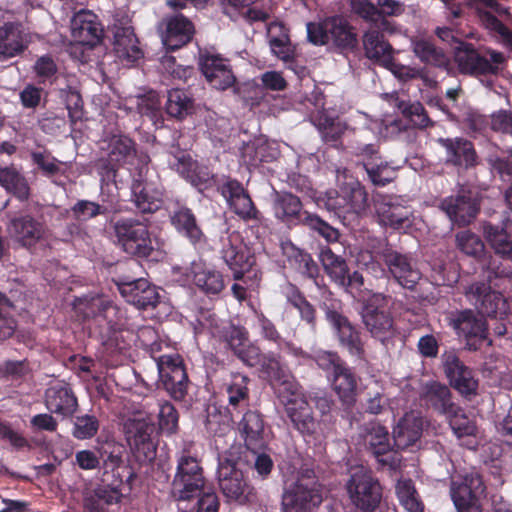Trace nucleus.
I'll list each match as a JSON object with an SVG mask.
<instances>
[{
  "mask_svg": "<svg viewBox=\"0 0 512 512\" xmlns=\"http://www.w3.org/2000/svg\"><path fill=\"white\" fill-rule=\"evenodd\" d=\"M111 30L114 38V51L119 58L134 62L142 57L138 40L128 19H116Z\"/></svg>",
  "mask_w": 512,
  "mask_h": 512,
  "instance_id": "393cba45",
  "label": "nucleus"
},
{
  "mask_svg": "<svg viewBox=\"0 0 512 512\" xmlns=\"http://www.w3.org/2000/svg\"><path fill=\"white\" fill-rule=\"evenodd\" d=\"M396 105L402 114L418 126L425 127L428 124V117L425 114L424 107L418 101L406 102L404 100L396 99Z\"/></svg>",
  "mask_w": 512,
  "mask_h": 512,
  "instance_id": "69168bd1",
  "label": "nucleus"
},
{
  "mask_svg": "<svg viewBox=\"0 0 512 512\" xmlns=\"http://www.w3.org/2000/svg\"><path fill=\"white\" fill-rule=\"evenodd\" d=\"M121 499L118 490L107 486L98 487L85 494L83 500L84 512H112L111 507Z\"/></svg>",
  "mask_w": 512,
  "mask_h": 512,
  "instance_id": "79ce46f5",
  "label": "nucleus"
},
{
  "mask_svg": "<svg viewBox=\"0 0 512 512\" xmlns=\"http://www.w3.org/2000/svg\"><path fill=\"white\" fill-rule=\"evenodd\" d=\"M326 32H328V44L332 43L341 48H352L356 44V35L343 17L327 18Z\"/></svg>",
  "mask_w": 512,
  "mask_h": 512,
  "instance_id": "37998d69",
  "label": "nucleus"
},
{
  "mask_svg": "<svg viewBox=\"0 0 512 512\" xmlns=\"http://www.w3.org/2000/svg\"><path fill=\"white\" fill-rule=\"evenodd\" d=\"M108 158L110 162H115L117 165L137 163L138 170L140 167L146 168L150 161L147 154L137 153L134 142L123 135L111 137L108 144Z\"/></svg>",
  "mask_w": 512,
  "mask_h": 512,
  "instance_id": "bb28decb",
  "label": "nucleus"
},
{
  "mask_svg": "<svg viewBox=\"0 0 512 512\" xmlns=\"http://www.w3.org/2000/svg\"><path fill=\"white\" fill-rule=\"evenodd\" d=\"M449 324L457 335L463 337L469 350H477L478 342H482L487 336V324L479 313L471 309L457 311L449 317Z\"/></svg>",
  "mask_w": 512,
  "mask_h": 512,
  "instance_id": "f3484780",
  "label": "nucleus"
},
{
  "mask_svg": "<svg viewBox=\"0 0 512 512\" xmlns=\"http://www.w3.org/2000/svg\"><path fill=\"white\" fill-rule=\"evenodd\" d=\"M439 143L446 149L447 162L464 168L475 165L476 152L473 145L463 138L439 139Z\"/></svg>",
  "mask_w": 512,
  "mask_h": 512,
  "instance_id": "58836bf2",
  "label": "nucleus"
},
{
  "mask_svg": "<svg viewBox=\"0 0 512 512\" xmlns=\"http://www.w3.org/2000/svg\"><path fill=\"white\" fill-rule=\"evenodd\" d=\"M136 105L138 113L142 117H147L154 125L161 122V102L156 92L150 91L149 93L138 96L136 98Z\"/></svg>",
  "mask_w": 512,
  "mask_h": 512,
  "instance_id": "864d4df0",
  "label": "nucleus"
},
{
  "mask_svg": "<svg viewBox=\"0 0 512 512\" xmlns=\"http://www.w3.org/2000/svg\"><path fill=\"white\" fill-rule=\"evenodd\" d=\"M118 290L122 297L138 309L155 307L159 302V293L155 286L143 278L132 281H119Z\"/></svg>",
  "mask_w": 512,
  "mask_h": 512,
  "instance_id": "b1692460",
  "label": "nucleus"
},
{
  "mask_svg": "<svg viewBox=\"0 0 512 512\" xmlns=\"http://www.w3.org/2000/svg\"><path fill=\"white\" fill-rule=\"evenodd\" d=\"M31 42L29 33L19 22H6L0 26V61L22 55Z\"/></svg>",
  "mask_w": 512,
  "mask_h": 512,
  "instance_id": "5701e85b",
  "label": "nucleus"
},
{
  "mask_svg": "<svg viewBox=\"0 0 512 512\" xmlns=\"http://www.w3.org/2000/svg\"><path fill=\"white\" fill-rule=\"evenodd\" d=\"M323 141L327 143L337 142L347 130L345 122L339 118L321 115L316 124Z\"/></svg>",
  "mask_w": 512,
  "mask_h": 512,
  "instance_id": "5fc2aeb1",
  "label": "nucleus"
},
{
  "mask_svg": "<svg viewBox=\"0 0 512 512\" xmlns=\"http://www.w3.org/2000/svg\"><path fill=\"white\" fill-rule=\"evenodd\" d=\"M445 417L448 419L454 434L459 438L473 435L476 431L474 422L457 405H455L454 413L446 414Z\"/></svg>",
  "mask_w": 512,
  "mask_h": 512,
  "instance_id": "13d9d810",
  "label": "nucleus"
},
{
  "mask_svg": "<svg viewBox=\"0 0 512 512\" xmlns=\"http://www.w3.org/2000/svg\"><path fill=\"white\" fill-rule=\"evenodd\" d=\"M162 42L169 50H176L187 44L194 33L193 24L183 15H175L162 21Z\"/></svg>",
  "mask_w": 512,
  "mask_h": 512,
  "instance_id": "cd10ccee",
  "label": "nucleus"
},
{
  "mask_svg": "<svg viewBox=\"0 0 512 512\" xmlns=\"http://www.w3.org/2000/svg\"><path fill=\"white\" fill-rule=\"evenodd\" d=\"M220 338L236 353L248 342V333L243 327L227 324L220 331Z\"/></svg>",
  "mask_w": 512,
  "mask_h": 512,
  "instance_id": "e2e57ef3",
  "label": "nucleus"
},
{
  "mask_svg": "<svg viewBox=\"0 0 512 512\" xmlns=\"http://www.w3.org/2000/svg\"><path fill=\"white\" fill-rule=\"evenodd\" d=\"M483 234L495 254L503 259L512 257V241L504 228L487 223L483 226Z\"/></svg>",
  "mask_w": 512,
  "mask_h": 512,
  "instance_id": "49530a36",
  "label": "nucleus"
},
{
  "mask_svg": "<svg viewBox=\"0 0 512 512\" xmlns=\"http://www.w3.org/2000/svg\"><path fill=\"white\" fill-rule=\"evenodd\" d=\"M456 245L469 256H478L484 252V243L480 237L469 230L456 234Z\"/></svg>",
  "mask_w": 512,
  "mask_h": 512,
  "instance_id": "052dcab7",
  "label": "nucleus"
},
{
  "mask_svg": "<svg viewBox=\"0 0 512 512\" xmlns=\"http://www.w3.org/2000/svg\"><path fill=\"white\" fill-rule=\"evenodd\" d=\"M358 380L355 372L345 364L335 366L331 385L343 405L350 407L355 404Z\"/></svg>",
  "mask_w": 512,
  "mask_h": 512,
  "instance_id": "473e14b6",
  "label": "nucleus"
},
{
  "mask_svg": "<svg viewBox=\"0 0 512 512\" xmlns=\"http://www.w3.org/2000/svg\"><path fill=\"white\" fill-rule=\"evenodd\" d=\"M303 224L310 229L317 231L328 242H336L339 238L338 230L320 219L317 215L305 213L303 217Z\"/></svg>",
  "mask_w": 512,
  "mask_h": 512,
  "instance_id": "0e129e2a",
  "label": "nucleus"
},
{
  "mask_svg": "<svg viewBox=\"0 0 512 512\" xmlns=\"http://www.w3.org/2000/svg\"><path fill=\"white\" fill-rule=\"evenodd\" d=\"M95 308H98V314L102 316L101 325L107 327V333L122 330L125 326L124 316L116 305H114L108 298L102 296L92 297L90 304L89 315H95Z\"/></svg>",
  "mask_w": 512,
  "mask_h": 512,
  "instance_id": "ea45409f",
  "label": "nucleus"
},
{
  "mask_svg": "<svg viewBox=\"0 0 512 512\" xmlns=\"http://www.w3.org/2000/svg\"><path fill=\"white\" fill-rule=\"evenodd\" d=\"M158 420L159 429L162 432L174 433L178 424V413L175 407L166 401L159 404Z\"/></svg>",
  "mask_w": 512,
  "mask_h": 512,
  "instance_id": "774afa93",
  "label": "nucleus"
},
{
  "mask_svg": "<svg viewBox=\"0 0 512 512\" xmlns=\"http://www.w3.org/2000/svg\"><path fill=\"white\" fill-rule=\"evenodd\" d=\"M194 284L204 293L216 295L224 288V280L221 273L203 268L200 264H193L192 268Z\"/></svg>",
  "mask_w": 512,
  "mask_h": 512,
  "instance_id": "c03bdc74",
  "label": "nucleus"
},
{
  "mask_svg": "<svg viewBox=\"0 0 512 512\" xmlns=\"http://www.w3.org/2000/svg\"><path fill=\"white\" fill-rule=\"evenodd\" d=\"M148 167H140L137 176L134 175L132 193L137 208L143 213H152L158 210L162 203V190L160 186L146 178Z\"/></svg>",
  "mask_w": 512,
  "mask_h": 512,
  "instance_id": "aec40b11",
  "label": "nucleus"
},
{
  "mask_svg": "<svg viewBox=\"0 0 512 512\" xmlns=\"http://www.w3.org/2000/svg\"><path fill=\"white\" fill-rule=\"evenodd\" d=\"M229 405L237 409L244 407L248 402L247 377L237 375L227 387Z\"/></svg>",
  "mask_w": 512,
  "mask_h": 512,
  "instance_id": "4d7b16f0",
  "label": "nucleus"
},
{
  "mask_svg": "<svg viewBox=\"0 0 512 512\" xmlns=\"http://www.w3.org/2000/svg\"><path fill=\"white\" fill-rule=\"evenodd\" d=\"M443 368L452 386L462 395L469 396L476 393L478 382L472 371L466 367L453 351L442 355Z\"/></svg>",
  "mask_w": 512,
  "mask_h": 512,
  "instance_id": "412c9836",
  "label": "nucleus"
},
{
  "mask_svg": "<svg viewBox=\"0 0 512 512\" xmlns=\"http://www.w3.org/2000/svg\"><path fill=\"white\" fill-rule=\"evenodd\" d=\"M218 481L222 493L230 500L245 503L253 497V488L247 483L234 457L219 458Z\"/></svg>",
  "mask_w": 512,
  "mask_h": 512,
  "instance_id": "9d476101",
  "label": "nucleus"
},
{
  "mask_svg": "<svg viewBox=\"0 0 512 512\" xmlns=\"http://www.w3.org/2000/svg\"><path fill=\"white\" fill-rule=\"evenodd\" d=\"M423 420L420 413H406L393 430L395 445L400 449L414 445L421 437Z\"/></svg>",
  "mask_w": 512,
  "mask_h": 512,
  "instance_id": "e433bc0d",
  "label": "nucleus"
},
{
  "mask_svg": "<svg viewBox=\"0 0 512 512\" xmlns=\"http://www.w3.org/2000/svg\"><path fill=\"white\" fill-rule=\"evenodd\" d=\"M198 65L207 82L217 90H226L236 81L229 61L218 54L201 52Z\"/></svg>",
  "mask_w": 512,
  "mask_h": 512,
  "instance_id": "a211bd4d",
  "label": "nucleus"
},
{
  "mask_svg": "<svg viewBox=\"0 0 512 512\" xmlns=\"http://www.w3.org/2000/svg\"><path fill=\"white\" fill-rule=\"evenodd\" d=\"M260 366L262 372L277 390L284 387L286 383L295 382L287 367L274 356L265 355Z\"/></svg>",
  "mask_w": 512,
  "mask_h": 512,
  "instance_id": "09e8293b",
  "label": "nucleus"
},
{
  "mask_svg": "<svg viewBox=\"0 0 512 512\" xmlns=\"http://www.w3.org/2000/svg\"><path fill=\"white\" fill-rule=\"evenodd\" d=\"M45 404L51 413L71 417L77 410L78 402L73 391L63 384L49 387L45 392Z\"/></svg>",
  "mask_w": 512,
  "mask_h": 512,
  "instance_id": "72a5a7b5",
  "label": "nucleus"
},
{
  "mask_svg": "<svg viewBox=\"0 0 512 512\" xmlns=\"http://www.w3.org/2000/svg\"><path fill=\"white\" fill-rule=\"evenodd\" d=\"M71 33L79 44L95 46L101 41L103 28L93 12L81 10L71 19Z\"/></svg>",
  "mask_w": 512,
  "mask_h": 512,
  "instance_id": "a878e982",
  "label": "nucleus"
},
{
  "mask_svg": "<svg viewBox=\"0 0 512 512\" xmlns=\"http://www.w3.org/2000/svg\"><path fill=\"white\" fill-rule=\"evenodd\" d=\"M395 492L407 512H423V505L410 479H400L396 483Z\"/></svg>",
  "mask_w": 512,
  "mask_h": 512,
  "instance_id": "3c124183",
  "label": "nucleus"
},
{
  "mask_svg": "<svg viewBox=\"0 0 512 512\" xmlns=\"http://www.w3.org/2000/svg\"><path fill=\"white\" fill-rule=\"evenodd\" d=\"M323 501L321 484L314 471L302 469L287 482L282 495L283 512H312Z\"/></svg>",
  "mask_w": 512,
  "mask_h": 512,
  "instance_id": "7ed1b4c3",
  "label": "nucleus"
},
{
  "mask_svg": "<svg viewBox=\"0 0 512 512\" xmlns=\"http://www.w3.org/2000/svg\"><path fill=\"white\" fill-rule=\"evenodd\" d=\"M420 397L426 405L444 416L455 411L456 404L452 401L451 391L445 384L437 381L424 383L421 387Z\"/></svg>",
  "mask_w": 512,
  "mask_h": 512,
  "instance_id": "f704fd0d",
  "label": "nucleus"
},
{
  "mask_svg": "<svg viewBox=\"0 0 512 512\" xmlns=\"http://www.w3.org/2000/svg\"><path fill=\"white\" fill-rule=\"evenodd\" d=\"M8 232L21 245L30 247L45 236L46 226L30 215H23L11 219Z\"/></svg>",
  "mask_w": 512,
  "mask_h": 512,
  "instance_id": "c756f323",
  "label": "nucleus"
},
{
  "mask_svg": "<svg viewBox=\"0 0 512 512\" xmlns=\"http://www.w3.org/2000/svg\"><path fill=\"white\" fill-rule=\"evenodd\" d=\"M360 435L379 463L392 469L398 467L400 459L397 453L390 451L388 431L384 426L378 422H370L362 427Z\"/></svg>",
  "mask_w": 512,
  "mask_h": 512,
  "instance_id": "6ab92c4d",
  "label": "nucleus"
},
{
  "mask_svg": "<svg viewBox=\"0 0 512 512\" xmlns=\"http://www.w3.org/2000/svg\"><path fill=\"white\" fill-rule=\"evenodd\" d=\"M440 207L448 218L458 226L468 225L478 212L476 201L467 193L445 198Z\"/></svg>",
  "mask_w": 512,
  "mask_h": 512,
  "instance_id": "c85d7f7f",
  "label": "nucleus"
},
{
  "mask_svg": "<svg viewBox=\"0 0 512 512\" xmlns=\"http://www.w3.org/2000/svg\"><path fill=\"white\" fill-rule=\"evenodd\" d=\"M482 56L471 43L459 42L456 47L455 60L462 73L470 75L497 74L505 63L503 53L487 49Z\"/></svg>",
  "mask_w": 512,
  "mask_h": 512,
  "instance_id": "6e6552de",
  "label": "nucleus"
},
{
  "mask_svg": "<svg viewBox=\"0 0 512 512\" xmlns=\"http://www.w3.org/2000/svg\"><path fill=\"white\" fill-rule=\"evenodd\" d=\"M326 318L336 330L341 346L345 348L350 355L362 358L365 353L364 343L361 339L360 332L348 318L336 310L331 309L326 311Z\"/></svg>",
  "mask_w": 512,
  "mask_h": 512,
  "instance_id": "4be33fe9",
  "label": "nucleus"
},
{
  "mask_svg": "<svg viewBox=\"0 0 512 512\" xmlns=\"http://www.w3.org/2000/svg\"><path fill=\"white\" fill-rule=\"evenodd\" d=\"M288 303L295 308L303 321H305L313 330L316 326V311L314 307L296 290L287 297Z\"/></svg>",
  "mask_w": 512,
  "mask_h": 512,
  "instance_id": "bf43d9fd",
  "label": "nucleus"
},
{
  "mask_svg": "<svg viewBox=\"0 0 512 512\" xmlns=\"http://www.w3.org/2000/svg\"><path fill=\"white\" fill-rule=\"evenodd\" d=\"M346 489L351 502L364 512H373L381 503L382 486L372 472L363 466L350 470Z\"/></svg>",
  "mask_w": 512,
  "mask_h": 512,
  "instance_id": "39448f33",
  "label": "nucleus"
},
{
  "mask_svg": "<svg viewBox=\"0 0 512 512\" xmlns=\"http://www.w3.org/2000/svg\"><path fill=\"white\" fill-rule=\"evenodd\" d=\"M205 489L203 469L194 456L182 452L171 484V495L177 501H187L199 496Z\"/></svg>",
  "mask_w": 512,
  "mask_h": 512,
  "instance_id": "423d86ee",
  "label": "nucleus"
},
{
  "mask_svg": "<svg viewBox=\"0 0 512 512\" xmlns=\"http://www.w3.org/2000/svg\"><path fill=\"white\" fill-rule=\"evenodd\" d=\"M379 255L395 281L404 288L412 289L421 279L416 261L390 247L383 248Z\"/></svg>",
  "mask_w": 512,
  "mask_h": 512,
  "instance_id": "2eb2a0df",
  "label": "nucleus"
},
{
  "mask_svg": "<svg viewBox=\"0 0 512 512\" xmlns=\"http://www.w3.org/2000/svg\"><path fill=\"white\" fill-rule=\"evenodd\" d=\"M278 396L297 430L307 435L317 433L319 423L313 417L311 407L296 381L292 384L286 383L284 387L278 389Z\"/></svg>",
  "mask_w": 512,
  "mask_h": 512,
  "instance_id": "0eeeda50",
  "label": "nucleus"
},
{
  "mask_svg": "<svg viewBox=\"0 0 512 512\" xmlns=\"http://www.w3.org/2000/svg\"><path fill=\"white\" fill-rule=\"evenodd\" d=\"M71 211L76 220L87 221L105 214L107 209L93 201L79 200L72 206Z\"/></svg>",
  "mask_w": 512,
  "mask_h": 512,
  "instance_id": "338daca9",
  "label": "nucleus"
},
{
  "mask_svg": "<svg viewBox=\"0 0 512 512\" xmlns=\"http://www.w3.org/2000/svg\"><path fill=\"white\" fill-rule=\"evenodd\" d=\"M274 216L287 224H303L304 214L300 199L289 192H276L273 197Z\"/></svg>",
  "mask_w": 512,
  "mask_h": 512,
  "instance_id": "c9c22d12",
  "label": "nucleus"
},
{
  "mask_svg": "<svg viewBox=\"0 0 512 512\" xmlns=\"http://www.w3.org/2000/svg\"><path fill=\"white\" fill-rule=\"evenodd\" d=\"M411 50L414 56L422 63L440 69L450 66L449 55L435 43L423 36H413L410 39Z\"/></svg>",
  "mask_w": 512,
  "mask_h": 512,
  "instance_id": "2f4dec72",
  "label": "nucleus"
},
{
  "mask_svg": "<svg viewBox=\"0 0 512 512\" xmlns=\"http://www.w3.org/2000/svg\"><path fill=\"white\" fill-rule=\"evenodd\" d=\"M379 29L371 28L364 33L363 46L367 58L384 67L391 65L394 50Z\"/></svg>",
  "mask_w": 512,
  "mask_h": 512,
  "instance_id": "4c0bfd02",
  "label": "nucleus"
},
{
  "mask_svg": "<svg viewBox=\"0 0 512 512\" xmlns=\"http://www.w3.org/2000/svg\"><path fill=\"white\" fill-rule=\"evenodd\" d=\"M338 191L329 193L327 208L336 213L361 214L368 208V195L361 183L346 169L337 171Z\"/></svg>",
  "mask_w": 512,
  "mask_h": 512,
  "instance_id": "20e7f679",
  "label": "nucleus"
},
{
  "mask_svg": "<svg viewBox=\"0 0 512 512\" xmlns=\"http://www.w3.org/2000/svg\"><path fill=\"white\" fill-rule=\"evenodd\" d=\"M171 222L177 231L189 238L192 243H197L202 239L203 233L190 209L180 208L175 211L171 216Z\"/></svg>",
  "mask_w": 512,
  "mask_h": 512,
  "instance_id": "de8ad7c7",
  "label": "nucleus"
},
{
  "mask_svg": "<svg viewBox=\"0 0 512 512\" xmlns=\"http://www.w3.org/2000/svg\"><path fill=\"white\" fill-rule=\"evenodd\" d=\"M117 244L130 255L147 257L153 250L147 226L132 218L119 219L113 225Z\"/></svg>",
  "mask_w": 512,
  "mask_h": 512,
  "instance_id": "1a4fd4ad",
  "label": "nucleus"
},
{
  "mask_svg": "<svg viewBox=\"0 0 512 512\" xmlns=\"http://www.w3.org/2000/svg\"><path fill=\"white\" fill-rule=\"evenodd\" d=\"M484 493L483 480L476 472L453 479L451 482L450 494L458 512H482L480 499Z\"/></svg>",
  "mask_w": 512,
  "mask_h": 512,
  "instance_id": "f8f14e48",
  "label": "nucleus"
},
{
  "mask_svg": "<svg viewBox=\"0 0 512 512\" xmlns=\"http://www.w3.org/2000/svg\"><path fill=\"white\" fill-rule=\"evenodd\" d=\"M389 299V296L382 293H372L361 300L360 310L364 328L385 347L393 345L398 335L395 320L388 309Z\"/></svg>",
  "mask_w": 512,
  "mask_h": 512,
  "instance_id": "f03ea898",
  "label": "nucleus"
},
{
  "mask_svg": "<svg viewBox=\"0 0 512 512\" xmlns=\"http://www.w3.org/2000/svg\"><path fill=\"white\" fill-rule=\"evenodd\" d=\"M154 432V424L148 419L129 418L124 423L126 440L138 461L150 462L155 458Z\"/></svg>",
  "mask_w": 512,
  "mask_h": 512,
  "instance_id": "9b49d317",
  "label": "nucleus"
},
{
  "mask_svg": "<svg viewBox=\"0 0 512 512\" xmlns=\"http://www.w3.org/2000/svg\"><path fill=\"white\" fill-rule=\"evenodd\" d=\"M238 428L248 449L256 451L264 447V423L257 412H246Z\"/></svg>",
  "mask_w": 512,
  "mask_h": 512,
  "instance_id": "a19ab883",
  "label": "nucleus"
},
{
  "mask_svg": "<svg viewBox=\"0 0 512 512\" xmlns=\"http://www.w3.org/2000/svg\"><path fill=\"white\" fill-rule=\"evenodd\" d=\"M320 261L330 278L337 284L345 286L348 272L345 260L336 255L329 247H323L320 252Z\"/></svg>",
  "mask_w": 512,
  "mask_h": 512,
  "instance_id": "8fccbe9b",
  "label": "nucleus"
},
{
  "mask_svg": "<svg viewBox=\"0 0 512 512\" xmlns=\"http://www.w3.org/2000/svg\"><path fill=\"white\" fill-rule=\"evenodd\" d=\"M375 208L379 222L395 230H406L414 222V215L410 207L404 204L401 197L393 195H378Z\"/></svg>",
  "mask_w": 512,
  "mask_h": 512,
  "instance_id": "4468645a",
  "label": "nucleus"
},
{
  "mask_svg": "<svg viewBox=\"0 0 512 512\" xmlns=\"http://www.w3.org/2000/svg\"><path fill=\"white\" fill-rule=\"evenodd\" d=\"M369 179L374 185L385 186L396 177V170L381 158L377 161L364 163Z\"/></svg>",
  "mask_w": 512,
  "mask_h": 512,
  "instance_id": "6e6d98bb",
  "label": "nucleus"
},
{
  "mask_svg": "<svg viewBox=\"0 0 512 512\" xmlns=\"http://www.w3.org/2000/svg\"><path fill=\"white\" fill-rule=\"evenodd\" d=\"M160 381L167 393L175 400H183L189 387V379L178 354L162 355L156 360Z\"/></svg>",
  "mask_w": 512,
  "mask_h": 512,
  "instance_id": "ddd939ff",
  "label": "nucleus"
},
{
  "mask_svg": "<svg viewBox=\"0 0 512 512\" xmlns=\"http://www.w3.org/2000/svg\"><path fill=\"white\" fill-rule=\"evenodd\" d=\"M193 108L192 99L181 89H172L168 92L166 112L171 117L183 119Z\"/></svg>",
  "mask_w": 512,
  "mask_h": 512,
  "instance_id": "603ef678",
  "label": "nucleus"
},
{
  "mask_svg": "<svg viewBox=\"0 0 512 512\" xmlns=\"http://www.w3.org/2000/svg\"><path fill=\"white\" fill-rule=\"evenodd\" d=\"M221 257L233 272V278L240 280L255 264L254 256L244 245L238 233L233 232L222 238Z\"/></svg>",
  "mask_w": 512,
  "mask_h": 512,
  "instance_id": "dca6fc26",
  "label": "nucleus"
},
{
  "mask_svg": "<svg viewBox=\"0 0 512 512\" xmlns=\"http://www.w3.org/2000/svg\"><path fill=\"white\" fill-rule=\"evenodd\" d=\"M0 185L22 201L29 197V185L25 177L15 167L0 168Z\"/></svg>",
  "mask_w": 512,
  "mask_h": 512,
  "instance_id": "a18cd8bd",
  "label": "nucleus"
},
{
  "mask_svg": "<svg viewBox=\"0 0 512 512\" xmlns=\"http://www.w3.org/2000/svg\"><path fill=\"white\" fill-rule=\"evenodd\" d=\"M221 193L226 198L230 208L244 220L256 219L257 209L250 196L236 180H229L221 187Z\"/></svg>",
  "mask_w": 512,
  "mask_h": 512,
  "instance_id": "7c9ffc66",
  "label": "nucleus"
},
{
  "mask_svg": "<svg viewBox=\"0 0 512 512\" xmlns=\"http://www.w3.org/2000/svg\"><path fill=\"white\" fill-rule=\"evenodd\" d=\"M487 282H472L463 288L467 302L484 316L504 319L510 305L507 298L494 288H501L506 281H512V269L491 262L487 268Z\"/></svg>",
  "mask_w": 512,
  "mask_h": 512,
  "instance_id": "f257e3e1",
  "label": "nucleus"
},
{
  "mask_svg": "<svg viewBox=\"0 0 512 512\" xmlns=\"http://www.w3.org/2000/svg\"><path fill=\"white\" fill-rule=\"evenodd\" d=\"M99 422L93 415H82L75 418L73 436L77 439H90L96 435Z\"/></svg>",
  "mask_w": 512,
  "mask_h": 512,
  "instance_id": "680f3d73",
  "label": "nucleus"
}]
</instances>
